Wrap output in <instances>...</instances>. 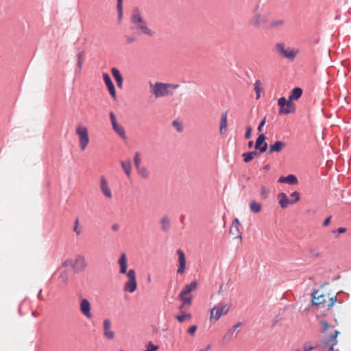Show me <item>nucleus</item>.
<instances>
[{
  "label": "nucleus",
  "mask_w": 351,
  "mask_h": 351,
  "mask_svg": "<svg viewBox=\"0 0 351 351\" xmlns=\"http://www.w3.org/2000/svg\"><path fill=\"white\" fill-rule=\"evenodd\" d=\"M253 15L249 19L248 24L254 28L267 27L269 22V13L265 11V4L258 1L253 10Z\"/></svg>",
  "instance_id": "nucleus-1"
},
{
  "label": "nucleus",
  "mask_w": 351,
  "mask_h": 351,
  "mask_svg": "<svg viewBox=\"0 0 351 351\" xmlns=\"http://www.w3.org/2000/svg\"><path fill=\"white\" fill-rule=\"evenodd\" d=\"M339 334L338 330H335L326 341L320 343L306 342L303 345V351H335L334 347L337 344V337Z\"/></svg>",
  "instance_id": "nucleus-2"
},
{
  "label": "nucleus",
  "mask_w": 351,
  "mask_h": 351,
  "mask_svg": "<svg viewBox=\"0 0 351 351\" xmlns=\"http://www.w3.org/2000/svg\"><path fill=\"white\" fill-rule=\"evenodd\" d=\"M130 21L132 28L136 31L138 34L150 37L154 35V32L148 26L147 22L143 19L138 11L133 12Z\"/></svg>",
  "instance_id": "nucleus-3"
},
{
  "label": "nucleus",
  "mask_w": 351,
  "mask_h": 351,
  "mask_svg": "<svg viewBox=\"0 0 351 351\" xmlns=\"http://www.w3.org/2000/svg\"><path fill=\"white\" fill-rule=\"evenodd\" d=\"M313 303L317 306H326L327 310H330L337 301L336 296L330 297L328 293L320 291H315L312 293Z\"/></svg>",
  "instance_id": "nucleus-4"
},
{
  "label": "nucleus",
  "mask_w": 351,
  "mask_h": 351,
  "mask_svg": "<svg viewBox=\"0 0 351 351\" xmlns=\"http://www.w3.org/2000/svg\"><path fill=\"white\" fill-rule=\"evenodd\" d=\"M179 87L178 84H172L168 83L156 82L151 84V92L156 98L166 97L172 95L171 89H176Z\"/></svg>",
  "instance_id": "nucleus-5"
},
{
  "label": "nucleus",
  "mask_w": 351,
  "mask_h": 351,
  "mask_svg": "<svg viewBox=\"0 0 351 351\" xmlns=\"http://www.w3.org/2000/svg\"><path fill=\"white\" fill-rule=\"evenodd\" d=\"M231 304L230 303H219L215 305L210 310V321H218L222 316L228 314Z\"/></svg>",
  "instance_id": "nucleus-6"
},
{
  "label": "nucleus",
  "mask_w": 351,
  "mask_h": 351,
  "mask_svg": "<svg viewBox=\"0 0 351 351\" xmlns=\"http://www.w3.org/2000/svg\"><path fill=\"white\" fill-rule=\"evenodd\" d=\"M75 134L78 137L80 149L84 151L90 142L88 128L82 124H78L75 128Z\"/></svg>",
  "instance_id": "nucleus-7"
},
{
  "label": "nucleus",
  "mask_w": 351,
  "mask_h": 351,
  "mask_svg": "<svg viewBox=\"0 0 351 351\" xmlns=\"http://www.w3.org/2000/svg\"><path fill=\"white\" fill-rule=\"evenodd\" d=\"M128 281L123 286V290L125 292L132 293L137 289V281L136 272L133 269H130L126 274Z\"/></svg>",
  "instance_id": "nucleus-8"
},
{
  "label": "nucleus",
  "mask_w": 351,
  "mask_h": 351,
  "mask_svg": "<svg viewBox=\"0 0 351 351\" xmlns=\"http://www.w3.org/2000/svg\"><path fill=\"white\" fill-rule=\"evenodd\" d=\"M276 51L284 58L289 60H293L298 53V51L293 48H286L285 45L282 43H278L275 45Z\"/></svg>",
  "instance_id": "nucleus-9"
},
{
  "label": "nucleus",
  "mask_w": 351,
  "mask_h": 351,
  "mask_svg": "<svg viewBox=\"0 0 351 351\" xmlns=\"http://www.w3.org/2000/svg\"><path fill=\"white\" fill-rule=\"evenodd\" d=\"M99 189L103 195L110 199L112 198V190L109 186L108 182L104 176H101L99 178Z\"/></svg>",
  "instance_id": "nucleus-10"
},
{
  "label": "nucleus",
  "mask_w": 351,
  "mask_h": 351,
  "mask_svg": "<svg viewBox=\"0 0 351 351\" xmlns=\"http://www.w3.org/2000/svg\"><path fill=\"white\" fill-rule=\"evenodd\" d=\"M110 118L114 131L122 138L126 139L127 136L125 134L124 128L118 123L116 119V117L113 112L110 113Z\"/></svg>",
  "instance_id": "nucleus-11"
},
{
  "label": "nucleus",
  "mask_w": 351,
  "mask_h": 351,
  "mask_svg": "<svg viewBox=\"0 0 351 351\" xmlns=\"http://www.w3.org/2000/svg\"><path fill=\"white\" fill-rule=\"evenodd\" d=\"M90 310V302L86 298L82 299L80 303V311L87 319H91L93 317Z\"/></svg>",
  "instance_id": "nucleus-12"
},
{
  "label": "nucleus",
  "mask_w": 351,
  "mask_h": 351,
  "mask_svg": "<svg viewBox=\"0 0 351 351\" xmlns=\"http://www.w3.org/2000/svg\"><path fill=\"white\" fill-rule=\"evenodd\" d=\"M102 76H103L104 82L105 84L106 85L107 88L109 91V93L110 94V95L112 96V97L114 99H116L117 96H116L115 88H114V86L111 79H110V75L107 73H104L102 74Z\"/></svg>",
  "instance_id": "nucleus-13"
},
{
  "label": "nucleus",
  "mask_w": 351,
  "mask_h": 351,
  "mask_svg": "<svg viewBox=\"0 0 351 351\" xmlns=\"http://www.w3.org/2000/svg\"><path fill=\"white\" fill-rule=\"evenodd\" d=\"M177 254L178 256L179 263V267L178 268L177 273L182 274L184 273L186 269V258L184 252L180 249L177 250Z\"/></svg>",
  "instance_id": "nucleus-14"
},
{
  "label": "nucleus",
  "mask_w": 351,
  "mask_h": 351,
  "mask_svg": "<svg viewBox=\"0 0 351 351\" xmlns=\"http://www.w3.org/2000/svg\"><path fill=\"white\" fill-rule=\"evenodd\" d=\"M87 267L86 258L84 256H77L74 262V268L77 271L84 270Z\"/></svg>",
  "instance_id": "nucleus-15"
},
{
  "label": "nucleus",
  "mask_w": 351,
  "mask_h": 351,
  "mask_svg": "<svg viewBox=\"0 0 351 351\" xmlns=\"http://www.w3.org/2000/svg\"><path fill=\"white\" fill-rule=\"evenodd\" d=\"M285 24V21L283 19H275L271 21L269 19L267 29L270 30L278 29L282 27Z\"/></svg>",
  "instance_id": "nucleus-16"
},
{
  "label": "nucleus",
  "mask_w": 351,
  "mask_h": 351,
  "mask_svg": "<svg viewBox=\"0 0 351 351\" xmlns=\"http://www.w3.org/2000/svg\"><path fill=\"white\" fill-rule=\"evenodd\" d=\"M118 264L119 265V274H126L128 268V258L125 253H122L118 260Z\"/></svg>",
  "instance_id": "nucleus-17"
},
{
  "label": "nucleus",
  "mask_w": 351,
  "mask_h": 351,
  "mask_svg": "<svg viewBox=\"0 0 351 351\" xmlns=\"http://www.w3.org/2000/svg\"><path fill=\"white\" fill-rule=\"evenodd\" d=\"M278 199L279 200V204L282 208H286L289 204H294L293 200H290L285 193H280L278 195Z\"/></svg>",
  "instance_id": "nucleus-18"
},
{
  "label": "nucleus",
  "mask_w": 351,
  "mask_h": 351,
  "mask_svg": "<svg viewBox=\"0 0 351 351\" xmlns=\"http://www.w3.org/2000/svg\"><path fill=\"white\" fill-rule=\"evenodd\" d=\"M241 326V323H237L232 328L228 330L223 336V339L226 341H231L237 336V330Z\"/></svg>",
  "instance_id": "nucleus-19"
},
{
  "label": "nucleus",
  "mask_w": 351,
  "mask_h": 351,
  "mask_svg": "<svg viewBox=\"0 0 351 351\" xmlns=\"http://www.w3.org/2000/svg\"><path fill=\"white\" fill-rule=\"evenodd\" d=\"M295 110V106L293 101L288 99V102L286 106L279 109L280 114H288L294 112Z\"/></svg>",
  "instance_id": "nucleus-20"
},
{
  "label": "nucleus",
  "mask_w": 351,
  "mask_h": 351,
  "mask_svg": "<svg viewBox=\"0 0 351 351\" xmlns=\"http://www.w3.org/2000/svg\"><path fill=\"white\" fill-rule=\"evenodd\" d=\"M104 335L108 339H112L114 337V332L110 330L111 323L108 319L104 321Z\"/></svg>",
  "instance_id": "nucleus-21"
},
{
  "label": "nucleus",
  "mask_w": 351,
  "mask_h": 351,
  "mask_svg": "<svg viewBox=\"0 0 351 351\" xmlns=\"http://www.w3.org/2000/svg\"><path fill=\"white\" fill-rule=\"evenodd\" d=\"M286 147V143L282 141H276L274 144L270 145L269 152H280Z\"/></svg>",
  "instance_id": "nucleus-22"
},
{
  "label": "nucleus",
  "mask_w": 351,
  "mask_h": 351,
  "mask_svg": "<svg viewBox=\"0 0 351 351\" xmlns=\"http://www.w3.org/2000/svg\"><path fill=\"white\" fill-rule=\"evenodd\" d=\"M111 73L114 78L115 79L117 86L120 88H122L123 87V77L121 74L120 73L119 71L117 68H112Z\"/></svg>",
  "instance_id": "nucleus-23"
},
{
  "label": "nucleus",
  "mask_w": 351,
  "mask_h": 351,
  "mask_svg": "<svg viewBox=\"0 0 351 351\" xmlns=\"http://www.w3.org/2000/svg\"><path fill=\"white\" fill-rule=\"evenodd\" d=\"M278 182L281 183H287L289 184H296L298 183V179L295 176L290 174L287 177H280Z\"/></svg>",
  "instance_id": "nucleus-24"
},
{
  "label": "nucleus",
  "mask_w": 351,
  "mask_h": 351,
  "mask_svg": "<svg viewBox=\"0 0 351 351\" xmlns=\"http://www.w3.org/2000/svg\"><path fill=\"white\" fill-rule=\"evenodd\" d=\"M122 169L125 173L126 176L130 178L132 173V163L130 160H121L120 162Z\"/></svg>",
  "instance_id": "nucleus-25"
},
{
  "label": "nucleus",
  "mask_w": 351,
  "mask_h": 351,
  "mask_svg": "<svg viewBox=\"0 0 351 351\" xmlns=\"http://www.w3.org/2000/svg\"><path fill=\"white\" fill-rule=\"evenodd\" d=\"M160 223L161 230L165 232H168L170 230V219L167 216H163L160 220Z\"/></svg>",
  "instance_id": "nucleus-26"
},
{
  "label": "nucleus",
  "mask_w": 351,
  "mask_h": 351,
  "mask_svg": "<svg viewBox=\"0 0 351 351\" xmlns=\"http://www.w3.org/2000/svg\"><path fill=\"white\" fill-rule=\"evenodd\" d=\"M227 118L228 114L227 112H225L221 114V119H220V128H219V132L221 134H223L227 129Z\"/></svg>",
  "instance_id": "nucleus-27"
},
{
  "label": "nucleus",
  "mask_w": 351,
  "mask_h": 351,
  "mask_svg": "<svg viewBox=\"0 0 351 351\" xmlns=\"http://www.w3.org/2000/svg\"><path fill=\"white\" fill-rule=\"evenodd\" d=\"M302 95V89L299 87L294 88L289 97V100L293 101V100H298Z\"/></svg>",
  "instance_id": "nucleus-28"
},
{
  "label": "nucleus",
  "mask_w": 351,
  "mask_h": 351,
  "mask_svg": "<svg viewBox=\"0 0 351 351\" xmlns=\"http://www.w3.org/2000/svg\"><path fill=\"white\" fill-rule=\"evenodd\" d=\"M138 176L143 179H148L150 176V171L145 166H141L136 169Z\"/></svg>",
  "instance_id": "nucleus-29"
},
{
  "label": "nucleus",
  "mask_w": 351,
  "mask_h": 351,
  "mask_svg": "<svg viewBox=\"0 0 351 351\" xmlns=\"http://www.w3.org/2000/svg\"><path fill=\"white\" fill-rule=\"evenodd\" d=\"M197 287V283L195 281L191 282L185 286L184 289L181 291L180 293L182 295H188L191 291L196 289Z\"/></svg>",
  "instance_id": "nucleus-30"
},
{
  "label": "nucleus",
  "mask_w": 351,
  "mask_h": 351,
  "mask_svg": "<svg viewBox=\"0 0 351 351\" xmlns=\"http://www.w3.org/2000/svg\"><path fill=\"white\" fill-rule=\"evenodd\" d=\"M250 208L252 212L258 213L262 210V205L254 200L250 203Z\"/></svg>",
  "instance_id": "nucleus-31"
},
{
  "label": "nucleus",
  "mask_w": 351,
  "mask_h": 351,
  "mask_svg": "<svg viewBox=\"0 0 351 351\" xmlns=\"http://www.w3.org/2000/svg\"><path fill=\"white\" fill-rule=\"evenodd\" d=\"M256 152H246L243 154L242 156L243 157V160L245 162H249L251 160H252L254 157L257 156Z\"/></svg>",
  "instance_id": "nucleus-32"
},
{
  "label": "nucleus",
  "mask_w": 351,
  "mask_h": 351,
  "mask_svg": "<svg viewBox=\"0 0 351 351\" xmlns=\"http://www.w3.org/2000/svg\"><path fill=\"white\" fill-rule=\"evenodd\" d=\"M321 252L316 247H311L308 250V256L311 258H317L320 256Z\"/></svg>",
  "instance_id": "nucleus-33"
},
{
  "label": "nucleus",
  "mask_w": 351,
  "mask_h": 351,
  "mask_svg": "<svg viewBox=\"0 0 351 351\" xmlns=\"http://www.w3.org/2000/svg\"><path fill=\"white\" fill-rule=\"evenodd\" d=\"M187 295H182V293H180L179 298L183 302V304L180 307V309H182V308L184 306V304H191L192 302V298L191 296H186Z\"/></svg>",
  "instance_id": "nucleus-34"
},
{
  "label": "nucleus",
  "mask_w": 351,
  "mask_h": 351,
  "mask_svg": "<svg viewBox=\"0 0 351 351\" xmlns=\"http://www.w3.org/2000/svg\"><path fill=\"white\" fill-rule=\"evenodd\" d=\"M265 139H266V136H265V134H260L256 139V141L255 143V149H259L260 146L261 145H263V143H265Z\"/></svg>",
  "instance_id": "nucleus-35"
},
{
  "label": "nucleus",
  "mask_w": 351,
  "mask_h": 351,
  "mask_svg": "<svg viewBox=\"0 0 351 351\" xmlns=\"http://www.w3.org/2000/svg\"><path fill=\"white\" fill-rule=\"evenodd\" d=\"M84 55V52H82V51H79L77 53V65L79 71H80L82 68Z\"/></svg>",
  "instance_id": "nucleus-36"
},
{
  "label": "nucleus",
  "mask_w": 351,
  "mask_h": 351,
  "mask_svg": "<svg viewBox=\"0 0 351 351\" xmlns=\"http://www.w3.org/2000/svg\"><path fill=\"white\" fill-rule=\"evenodd\" d=\"M176 318L179 322L181 323L186 319H190L191 318V315L190 313H186L182 312L181 315H177Z\"/></svg>",
  "instance_id": "nucleus-37"
},
{
  "label": "nucleus",
  "mask_w": 351,
  "mask_h": 351,
  "mask_svg": "<svg viewBox=\"0 0 351 351\" xmlns=\"http://www.w3.org/2000/svg\"><path fill=\"white\" fill-rule=\"evenodd\" d=\"M269 195V189L265 186L261 187V195L263 199H267Z\"/></svg>",
  "instance_id": "nucleus-38"
},
{
  "label": "nucleus",
  "mask_w": 351,
  "mask_h": 351,
  "mask_svg": "<svg viewBox=\"0 0 351 351\" xmlns=\"http://www.w3.org/2000/svg\"><path fill=\"white\" fill-rule=\"evenodd\" d=\"M58 279L62 283L66 284L69 279L68 273L66 271L60 273Z\"/></svg>",
  "instance_id": "nucleus-39"
},
{
  "label": "nucleus",
  "mask_w": 351,
  "mask_h": 351,
  "mask_svg": "<svg viewBox=\"0 0 351 351\" xmlns=\"http://www.w3.org/2000/svg\"><path fill=\"white\" fill-rule=\"evenodd\" d=\"M134 162L135 168H138L141 167V159L140 158V154L138 152L135 153L134 157Z\"/></svg>",
  "instance_id": "nucleus-40"
},
{
  "label": "nucleus",
  "mask_w": 351,
  "mask_h": 351,
  "mask_svg": "<svg viewBox=\"0 0 351 351\" xmlns=\"http://www.w3.org/2000/svg\"><path fill=\"white\" fill-rule=\"evenodd\" d=\"M230 233L232 235H239V237H241L239 234V226H238L231 225Z\"/></svg>",
  "instance_id": "nucleus-41"
},
{
  "label": "nucleus",
  "mask_w": 351,
  "mask_h": 351,
  "mask_svg": "<svg viewBox=\"0 0 351 351\" xmlns=\"http://www.w3.org/2000/svg\"><path fill=\"white\" fill-rule=\"evenodd\" d=\"M254 90L256 93L257 98H258L260 97V93L262 90L261 83L259 80L256 81V82L254 83Z\"/></svg>",
  "instance_id": "nucleus-42"
},
{
  "label": "nucleus",
  "mask_w": 351,
  "mask_h": 351,
  "mask_svg": "<svg viewBox=\"0 0 351 351\" xmlns=\"http://www.w3.org/2000/svg\"><path fill=\"white\" fill-rule=\"evenodd\" d=\"M73 230L77 235H80L82 233V228L79 227V220L77 219L75 221Z\"/></svg>",
  "instance_id": "nucleus-43"
},
{
  "label": "nucleus",
  "mask_w": 351,
  "mask_h": 351,
  "mask_svg": "<svg viewBox=\"0 0 351 351\" xmlns=\"http://www.w3.org/2000/svg\"><path fill=\"white\" fill-rule=\"evenodd\" d=\"M320 324H321V326H322V332H326L330 327H331L330 325H329L328 324V322L325 320H321L320 321Z\"/></svg>",
  "instance_id": "nucleus-44"
},
{
  "label": "nucleus",
  "mask_w": 351,
  "mask_h": 351,
  "mask_svg": "<svg viewBox=\"0 0 351 351\" xmlns=\"http://www.w3.org/2000/svg\"><path fill=\"white\" fill-rule=\"evenodd\" d=\"M287 102H288V99L287 100L285 97H280L278 100V105L280 106V108H282L286 106Z\"/></svg>",
  "instance_id": "nucleus-45"
},
{
  "label": "nucleus",
  "mask_w": 351,
  "mask_h": 351,
  "mask_svg": "<svg viewBox=\"0 0 351 351\" xmlns=\"http://www.w3.org/2000/svg\"><path fill=\"white\" fill-rule=\"evenodd\" d=\"M158 349V346H155L152 343L149 342V344L147 345L146 351H156Z\"/></svg>",
  "instance_id": "nucleus-46"
},
{
  "label": "nucleus",
  "mask_w": 351,
  "mask_h": 351,
  "mask_svg": "<svg viewBox=\"0 0 351 351\" xmlns=\"http://www.w3.org/2000/svg\"><path fill=\"white\" fill-rule=\"evenodd\" d=\"M291 196L294 197V199H293V202L294 204L295 202H298L300 200V193L298 192H297V191H295V192L292 193L291 194Z\"/></svg>",
  "instance_id": "nucleus-47"
},
{
  "label": "nucleus",
  "mask_w": 351,
  "mask_h": 351,
  "mask_svg": "<svg viewBox=\"0 0 351 351\" xmlns=\"http://www.w3.org/2000/svg\"><path fill=\"white\" fill-rule=\"evenodd\" d=\"M173 125H174V127L176 128V129L178 132H181L182 130V125L179 121H174L173 122Z\"/></svg>",
  "instance_id": "nucleus-48"
},
{
  "label": "nucleus",
  "mask_w": 351,
  "mask_h": 351,
  "mask_svg": "<svg viewBox=\"0 0 351 351\" xmlns=\"http://www.w3.org/2000/svg\"><path fill=\"white\" fill-rule=\"evenodd\" d=\"M197 326L195 325H193V326H191V327L189 328L188 329V332L191 335H193L196 330H197Z\"/></svg>",
  "instance_id": "nucleus-49"
},
{
  "label": "nucleus",
  "mask_w": 351,
  "mask_h": 351,
  "mask_svg": "<svg viewBox=\"0 0 351 351\" xmlns=\"http://www.w3.org/2000/svg\"><path fill=\"white\" fill-rule=\"evenodd\" d=\"M251 134H252V128H251V127L249 126V127H247L246 128V132H245V138L246 139L250 138V136H251Z\"/></svg>",
  "instance_id": "nucleus-50"
},
{
  "label": "nucleus",
  "mask_w": 351,
  "mask_h": 351,
  "mask_svg": "<svg viewBox=\"0 0 351 351\" xmlns=\"http://www.w3.org/2000/svg\"><path fill=\"white\" fill-rule=\"evenodd\" d=\"M260 151V153H263L267 149V143H265L260 146V148L258 149Z\"/></svg>",
  "instance_id": "nucleus-51"
},
{
  "label": "nucleus",
  "mask_w": 351,
  "mask_h": 351,
  "mask_svg": "<svg viewBox=\"0 0 351 351\" xmlns=\"http://www.w3.org/2000/svg\"><path fill=\"white\" fill-rule=\"evenodd\" d=\"M265 121H266V117H264L263 119L261 121V123H259V125L258 126V130L259 132L261 131L262 128L265 125Z\"/></svg>",
  "instance_id": "nucleus-52"
},
{
  "label": "nucleus",
  "mask_w": 351,
  "mask_h": 351,
  "mask_svg": "<svg viewBox=\"0 0 351 351\" xmlns=\"http://www.w3.org/2000/svg\"><path fill=\"white\" fill-rule=\"evenodd\" d=\"M122 3H123V2L117 1V9L119 10L120 16L122 14Z\"/></svg>",
  "instance_id": "nucleus-53"
},
{
  "label": "nucleus",
  "mask_w": 351,
  "mask_h": 351,
  "mask_svg": "<svg viewBox=\"0 0 351 351\" xmlns=\"http://www.w3.org/2000/svg\"><path fill=\"white\" fill-rule=\"evenodd\" d=\"M330 219H331V217H328V218H326L324 221V223H323V226H328L330 223Z\"/></svg>",
  "instance_id": "nucleus-54"
},
{
  "label": "nucleus",
  "mask_w": 351,
  "mask_h": 351,
  "mask_svg": "<svg viewBox=\"0 0 351 351\" xmlns=\"http://www.w3.org/2000/svg\"><path fill=\"white\" fill-rule=\"evenodd\" d=\"M346 228H339L337 230V232H338L339 234H342L346 232Z\"/></svg>",
  "instance_id": "nucleus-55"
},
{
  "label": "nucleus",
  "mask_w": 351,
  "mask_h": 351,
  "mask_svg": "<svg viewBox=\"0 0 351 351\" xmlns=\"http://www.w3.org/2000/svg\"><path fill=\"white\" fill-rule=\"evenodd\" d=\"M239 224H240V222H239V219H235L232 221V225H235V226H239Z\"/></svg>",
  "instance_id": "nucleus-56"
},
{
  "label": "nucleus",
  "mask_w": 351,
  "mask_h": 351,
  "mask_svg": "<svg viewBox=\"0 0 351 351\" xmlns=\"http://www.w3.org/2000/svg\"><path fill=\"white\" fill-rule=\"evenodd\" d=\"M210 349V346L208 345L205 349H202V350H200L199 351H209Z\"/></svg>",
  "instance_id": "nucleus-57"
},
{
  "label": "nucleus",
  "mask_w": 351,
  "mask_h": 351,
  "mask_svg": "<svg viewBox=\"0 0 351 351\" xmlns=\"http://www.w3.org/2000/svg\"><path fill=\"white\" fill-rule=\"evenodd\" d=\"M269 169H270V167H269V165H266L263 167V169H264L265 171H269Z\"/></svg>",
  "instance_id": "nucleus-58"
},
{
  "label": "nucleus",
  "mask_w": 351,
  "mask_h": 351,
  "mask_svg": "<svg viewBox=\"0 0 351 351\" xmlns=\"http://www.w3.org/2000/svg\"><path fill=\"white\" fill-rule=\"evenodd\" d=\"M253 146V142L252 141H249L248 143V147H252Z\"/></svg>",
  "instance_id": "nucleus-59"
},
{
  "label": "nucleus",
  "mask_w": 351,
  "mask_h": 351,
  "mask_svg": "<svg viewBox=\"0 0 351 351\" xmlns=\"http://www.w3.org/2000/svg\"><path fill=\"white\" fill-rule=\"evenodd\" d=\"M116 229H117L116 226H113V230H116Z\"/></svg>",
  "instance_id": "nucleus-60"
},
{
  "label": "nucleus",
  "mask_w": 351,
  "mask_h": 351,
  "mask_svg": "<svg viewBox=\"0 0 351 351\" xmlns=\"http://www.w3.org/2000/svg\"><path fill=\"white\" fill-rule=\"evenodd\" d=\"M123 0H117V1L123 2Z\"/></svg>",
  "instance_id": "nucleus-61"
},
{
  "label": "nucleus",
  "mask_w": 351,
  "mask_h": 351,
  "mask_svg": "<svg viewBox=\"0 0 351 351\" xmlns=\"http://www.w3.org/2000/svg\"><path fill=\"white\" fill-rule=\"evenodd\" d=\"M295 351H300V350H295Z\"/></svg>",
  "instance_id": "nucleus-62"
}]
</instances>
